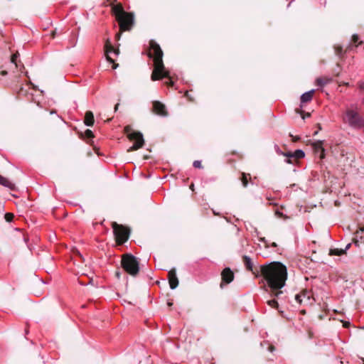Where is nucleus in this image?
I'll return each mask as SVG.
<instances>
[{
	"label": "nucleus",
	"mask_w": 364,
	"mask_h": 364,
	"mask_svg": "<svg viewBox=\"0 0 364 364\" xmlns=\"http://www.w3.org/2000/svg\"><path fill=\"white\" fill-rule=\"evenodd\" d=\"M260 275L267 282L271 289V295L278 297L282 293L280 289L285 286L287 279V269L279 262H273L260 267Z\"/></svg>",
	"instance_id": "1"
},
{
	"label": "nucleus",
	"mask_w": 364,
	"mask_h": 364,
	"mask_svg": "<svg viewBox=\"0 0 364 364\" xmlns=\"http://www.w3.org/2000/svg\"><path fill=\"white\" fill-rule=\"evenodd\" d=\"M147 55L154 60V69L151 75V80L156 81L166 77L168 79V81L165 82L166 85L173 86V82L171 79L170 73L166 69L163 62L164 53L160 46L154 40H151L149 42V50Z\"/></svg>",
	"instance_id": "2"
},
{
	"label": "nucleus",
	"mask_w": 364,
	"mask_h": 364,
	"mask_svg": "<svg viewBox=\"0 0 364 364\" xmlns=\"http://www.w3.org/2000/svg\"><path fill=\"white\" fill-rule=\"evenodd\" d=\"M114 16L119 27V31L116 34V38L119 40L121 34L124 31H130L134 26V15L132 12H127L124 10L122 4L119 3L114 7Z\"/></svg>",
	"instance_id": "3"
},
{
	"label": "nucleus",
	"mask_w": 364,
	"mask_h": 364,
	"mask_svg": "<svg viewBox=\"0 0 364 364\" xmlns=\"http://www.w3.org/2000/svg\"><path fill=\"white\" fill-rule=\"evenodd\" d=\"M121 266L129 275L136 277L139 272V264L137 258L132 254H124L122 256Z\"/></svg>",
	"instance_id": "4"
},
{
	"label": "nucleus",
	"mask_w": 364,
	"mask_h": 364,
	"mask_svg": "<svg viewBox=\"0 0 364 364\" xmlns=\"http://www.w3.org/2000/svg\"><path fill=\"white\" fill-rule=\"evenodd\" d=\"M124 133L127 134V138L134 141L133 146H132L128 150V152L138 150L143 147L144 144V139L143 134L140 132L134 131L130 126H126L124 127Z\"/></svg>",
	"instance_id": "5"
},
{
	"label": "nucleus",
	"mask_w": 364,
	"mask_h": 364,
	"mask_svg": "<svg viewBox=\"0 0 364 364\" xmlns=\"http://www.w3.org/2000/svg\"><path fill=\"white\" fill-rule=\"evenodd\" d=\"M112 228L117 245H122L128 240L130 230L127 227L119 225L117 222H112Z\"/></svg>",
	"instance_id": "6"
},
{
	"label": "nucleus",
	"mask_w": 364,
	"mask_h": 364,
	"mask_svg": "<svg viewBox=\"0 0 364 364\" xmlns=\"http://www.w3.org/2000/svg\"><path fill=\"white\" fill-rule=\"evenodd\" d=\"M347 122L353 127L360 128L363 126V120L359 114L351 109H348L346 112Z\"/></svg>",
	"instance_id": "7"
},
{
	"label": "nucleus",
	"mask_w": 364,
	"mask_h": 364,
	"mask_svg": "<svg viewBox=\"0 0 364 364\" xmlns=\"http://www.w3.org/2000/svg\"><path fill=\"white\" fill-rule=\"evenodd\" d=\"M287 157L285 161L288 164H294L297 163L298 160L304 157L305 154L302 150L298 149L294 152H287L284 154Z\"/></svg>",
	"instance_id": "8"
},
{
	"label": "nucleus",
	"mask_w": 364,
	"mask_h": 364,
	"mask_svg": "<svg viewBox=\"0 0 364 364\" xmlns=\"http://www.w3.org/2000/svg\"><path fill=\"white\" fill-rule=\"evenodd\" d=\"M105 52H106V55H107V60L109 62L112 63L114 64L112 66V68L116 69L117 67L118 66V64L114 63V60L111 57H109V53L114 52V53L118 54L119 53V50L118 49L115 50L114 48V47L111 44L109 39H107L105 42Z\"/></svg>",
	"instance_id": "9"
},
{
	"label": "nucleus",
	"mask_w": 364,
	"mask_h": 364,
	"mask_svg": "<svg viewBox=\"0 0 364 364\" xmlns=\"http://www.w3.org/2000/svg\"><path fill=\"white\" fill-rule=\"evenodd\" d=\"M152 111L158 115H161V116H164V117H166L168 115V112L166 110L165 105H164L163 103H161L159 101H154L153 102Z\"/></svg>",
	"instance_id": "10"
},
{
	"label": "nucleus",
	"mask_w": 364,
	"mask_h": 364,
	"mask_svg": "<svg viewBox=\"0 0 364 364\" xmlns=\"http://www.w3.org/2000/svg\"><path fill=\"white\" fill-rule=\"evenodd\" d=\"M234 277V273L229 267L225 268L221 272L222 282L225 284H230L232 282ZM220 287H223V283L220 284Z\"/></svg>",
	"instance_id": "11"
},
{
	"label": "nucleus",
	"mask_w": 364,
	"mask_h": 364,
	"mask_svg": "<svg viewBox=\"0 0 364 364\" xmlns=\"http://www.w3.org/2000/svg\"><path fill=\"white\" fill-rule=\"evenodd\" d=\"M168 279L170 288L176 289L178 285V279L176 276V270L175 268L171 269L168 273Z\"/></svg>",
	"instance_id": "12"
},
{
	"label": "nucleus",
	"mask_w": 364,
	"mask_h": 364,
	"mask_svg": "<svg viewBox=\"0 0 364 364\" xmlns=\"http://www.w3.org/2000/svg\"><path fill=\"white\" fill-rule=\"evenodd\" d=\"M354 235L355 236L353 238V242L357 247H360L361 244H364V227H360Z\"/></svg>",
	"instance_id": "13"
},
{
	"label": "nucleus",
	"mask_w": 364,
	"mask_h": 364,
	"mask_svg": "<svg viewBox=\"0 0 364 364\" xmlns=\"http://www.w3.org/2000/svg\"><path fill=\"white\" fill-rule=\"evenodd\" d=\"M242 261L246 267V269L248 270V271H250L252 272L257 277H259V273L258 272H254L253 270V263L252 262V259L250 257L247 256V255H244L242 257Z\"/></svg>",
	"instance_id": "14"
},
{
	"label": "nucleus",
	"mask_w": 364,
	"mask_h": 364,
	"mask_svg": "<svg viewBox=\"0 0 364 364\" xmlns=\"http://www.w3.org/2000/svg\"><path fill=\"white\" fill-rule=\"evenodd\" d=\"M323 141H320V140L314 141L312 144V146H313L314 151H316V152L320 151L321 152L320 158L321 159L325 157V154H324L325 150H324V148L323 147Z\"/></svg>",
	"instance_id": "15"
},
{
	"label": "nucleus",
	"mask_w": 364,
	"mask_h": 364,
	"mask_svg": "<svg viewBox=\"0 0 364 364\" xmlns=\"http://www.w3.org/2000/svg\"><path fill=\"white\" fill-rule=\"evenodd\" d=\"M0 184L9 188L11 191L16 190L15 184L9 181L7 178L1 175H0Z\"/></svg>",
	"instance_id": "16"
},
{
	"label": "nucleus",
	"mask_w": 364,
	"mask_h": 364,
	"mask_svg": "<svg viewBox=\"0 0 364 364\" xmlns=\"http://www.w3.org/2000/svg\"><path fill=\"white\" fill-rule=\"evenodd\" d=\"M84 123L85 125L88 127L93 126L95 123V119H94V114L91 111H87L85 112V118H84Z\"/></svg>",
	"instance_id": "17"
},
{
	"label": "nucleus",
	"mask_w": 364,
	"mask_h": 364,
	"mask_svg": "<svg viewBox=\"0 0 364 364\" xmlns=\"http://www.w3.org/2000/svg\"><path fill=\"white\" fill-rule=\"evenodd\" d=\"M314 92H315L314 90H311L307 92L304 93L301 96V103H306V102H310L312 100V98H313Z\"/></svg>",
	"instance_id": "18"
},
{
	"label": "nucleus",
	"mask_w": 364,
	"mask_h": 364,
	"mask_svg": "<svg viewBox=\"0 0 364 364\" xmlns=\"http://www.w3.org/2000/svg\"><path fill=\"white\" fill-rule=\"evenodd\" d=\"M240 179L244 188H247L249 182H251L252 181L250 174L244 172L241 173V177L240 178Z\"/></svg>",
	"instance_id": "19"
},
{
	"label": "nucleus",
	"mask_w": 364,
	"mask_h": 364,
	"mask_svg": "<svg viewBox=\"0 0 364 364\" xmlns=\"http://www.w3.org/2000/svg\"><path fill=\"white\" fill-rule=\"evenodd\" d=\"M302 297L306 298L309 300L310 299V293L307 290H304L301 294L295 296V299L299 304H301L303 301Z\"/></svg>",
	"instance_id": "20"
},
{
	"label": "nucleus",
	"mask_w": 364,
	"mask_h": 364,
	"mask_svg": "<svg viewBox=\"0 0 364 364\" xmlns=\"http://www.w3.org/2000/svg\"><path fill=\"white\" fill-rule=\"evenodd\" d=\"M331 81V78L327 77H323L317 78L316 80V83L317 85L323 87V86L327 85L328 83H329Z\"/></svg>",
	"instance_id": "21"
},
{
	"label": "nucleus",
	"mask_w": 364,
	"mask_h": 364,
	"mask_svg": "<svg viewBox=\"0 0 364 364\" xmlns=\"http://www.w3.org/2000/svg\"><path fill=\"white\" fill-rule=\"evenodd\" d=\"M346 253V250H343L342 249H331L330 250V255H337L340 256Z\"/></svg>",
	"instance_id": "22"
},
{
	"label": "nucleus",
	"mask_w": 364,
	"mask_h": 364,
	"mask_svg": "<svg viewBox=\"0 0 364 364\" xmlns=\"http://www.w3.org/2000/svg\"><path fill=\"white\" fill-rule=\"evenodd\" d=\"M335 53L339 57H342L343 52V48L341 46L336 45L334 46Z\"/></svg>",
	"instance_id": "23"
},
{
	"label": "nucleus",
	"mask_w": 364,
	"mask_h": 364,
	"mask_svg": "<svg viewBox=\"0 0 364 364\" xmlns=\"http://www.w3.org/2000/svg\"><path fill=\"white\" fill-rule=\"evenodd\" d=\"M267 303L272 308L278 309L279 307L278 302L274 299L268 300Z\"/></svg>",
	"instance_id": "24"
},
{
	"label": "nucleus",
	"mask_w": 364,
	"mask_h": 364,
	"mask_svg": "<svg viewBox=\"0 0 364 364\" xmlns=\"http://www.w3.org/2000/svg\"><path fill=\"white\" fill-rule=\"evenodd\" d=\"M14 218V215L11 213H6L4 215V218L7 222H11Z\"/></svg>",
	"instance_id": "25"
},
{
	"label": "nucleus",
	"mask_w": 364,
	"mask_h": 364,
	"mask_svg": "<svg viewBox=\"0 0 364 364\" xmlns=\"http://www.w3.org/2000/svg\"><path fill=\"white\" fill-rule=\"evenodd\" d=\"M358 39H359V37H358V35H356V34L353 35V36H352V41L354 43L356 44L355 46H358L361 45L363 43L362 41L358 42Z\"/></svg>",
	"instance_id": "26"
},
{
	"label": "nucleus",
	"mask_w": 364,
	"mask_h": 364,
	"mask_svg": "<svg viewBox=\"0 0 364 364\" xmlns=\"http://www.w3.org/2000/svg\"><path fill=\"white\" fill-rule=\"evenodd\" d=\"M296 112L297 113H299L303 119H305L306 117H309L311 115L309 112L305 113L304 111L299 109H296Z\"/></svg>",
	"instance_id": "27"
},
{
	"label": "nucleus",
	"mask_w": 364,
	"mask_h": 364,
	"mask_svg": "<svg viewBox=\"0 0 364 364\" xmlns=\"http://www.w3.org/2000/svg\"><path fill=\"white\" fill-rule=\"evenodd\" d=\"M85 136L86 138H88V139H92L94 137V134L92 132V130L90 129H87L85 132Z\"/></svg>",
	"instance_id": "28"
},
{
	"label": "nucleus",
	"mask_w": 364,
	"mask_h": 364,
	"mask_svg": "<svg viewBox=\"0 0 364 364\" xmlns=\"http://www.w3.org/2000/svg\"><path fill=\"white\" fill-rule=\"evenodd\" d=\"M107 1L109 2V5L112 8V13L114 14V7L117 6V4H116L117 3V0H107Z\"/></svg>",
	"instance_id": "29"
},
{
	"label": "nucleus",
	"mask_w": 364,
	"mask_h": 364,
	"mask_svg": "<svg viewBox=\"0 0 364 364\" xmlns=\"http://www.w3.org/2000/svg\"><path fill=\"white\" fill-rule=\"evenodd\" d=\"M72 36H73V38L69 41L70 46V47H75L77 43V39L75 38V35L74 33H72Z\"/></svg>",
	"instance_id": "30"
},
{
	"label": "nucleus",
	"mask_w": 364,
	"mask_h": 364,
	"mask_svg": "<svg viewBox=\"0 0 364 364\" xmlns=\"http://www.w3.org/2000/svg\"><path fill=\"white\" fill-rule=\"evenodd\" d=\"M18 96H25L27 94V91L24 90L23 87H21L19 90L17 91Z\"/></svg>",
	"instance_id": "31"
},
{
	"label": "nucleus",
	"mask_w": 364,
	"mask_h": 364,
	"mask_svg": "<svg viewBox=\"0 0 364 364\" xmlns=\"http://www.w3.org/2000/svg\"><path fill=\"white\" fill-rule=\"evenodd\" d=\"M193 165L195 168H203V166L200 161H195Z\"/></svg>",
	"instance_id": "32"
},
{
	"label": "nucleus",
	"mask_w": 364,
	"mask_h": 364,
	"mask_svg": "<svg viewBox=\"0 0 364 364\" xmlns=\"http://www.w3.org/2000/svg\"><path fill=\"white\" fill-rule=\"evenodd\" d=\"M18 55H19L18 53H14V55H12L11 58V63H15L16 66H17V64L16 63V58L18 56Z\"/></svg>",
	"instance_id": "33"
},
{
	"label": "nucleus",
	"mask_w": 364,
	"mask_h": 364,
	"mask_svg": "<svg viewBox=\"0 0 364 364\" xmlns=\"http://www.w3.org/2000/svg\"><path fill=\"white\" fill-rule=\"evenodd\" d=\"M185 96L188 98V100L190 101V102H194V98L189 94V92L188 91H186V93H185Z\"/></svg>",
	"instance_id": "34"
},
{
	"label": "nucleus",
	"mask_w": 364,
	"mask_h": 364,
	"mask_svg": "<svg viewBox=\"0 0 364 364\" xmlns=\"http://www.w3.org/2000/svg\"><path fill=\"white\" fill-rule=\"evenodd\" d=\"M289 136H290L291 137H292V140H293V141H294V142H296V141H299V140L300 139V137H299V136H293L292 134H289Z\"/></svg>",
	"instance_id": "35"
},
{
	"label": "nucleus",
	"mask_w": 364,
	"mask_h": 364,
	"mask_svg": "<svg viewBox=\"0 0 364 364\" xmlns=\"http://www.w3.org/2000/svg\"><path fill=\"white\" fill-rule=\"evenodd\" d=\"M358 87L361 90L364 91V82H360L358 83Z\"/></svg>",
	"instance_id": "36"
},
{
	"label": "nucleus",
	"mask_w": 364,
	"mask_h": 364,
	"mask_svg": "<svg viewBox=\"0 0 364 364\" xmlns=\"http://www.w3.org/2000/svg\"><path fill=\"white\" fill-rule=\"evenodd\" d=\"M343 326L345 328H348L350 326V322L348 321H343Z\"/></svg>",
	"instance_id": "37"
},
{
	"label": "nucleus",
	"mask_w": 364,
	"mask_h": 364,
	"mask_svg": "<svg viewBox=\"0 0 364 364\" xmlns=\"http://www.w3.org/2000/svg\"><path fill=\"white\" fill-rule=\"evenodd\" d=\"M55 36H56V30H53V31L51 32V33H50V37H51L52 38H54L55 37Z\"/></svg>",
	"instance_id": "38"
},
{
	"label": "nucleus",
	"mask_w": 364,
	"mask_h": 364,
	"mask_svg": "<svg viewBox=\"0 0 364 364\" xmlns=\"http://www.w3.org/2000/svg\"><path fill=\"white\" fill-rule=\"evenodd\" d=\"M274 349H275V348H274V346L271 345V346H269V351L272 352V351L274 350Z\"/></svg>",
	"instance_id": "39"
},
{
	"label": "nucleus",
	"mask_w": 364,
	"mask_h": 364,
	"mask_svg": "<svg viewBox=\"0 0 364 364\" xmlns=\"http://www.w3.org/2000/svg\"><path fill=\"white\" fill-rule=\"evenodd\" d=\"M119 106V103H117L114 106V112H117L118 110Z\"/></svg>",
	"instance_id": "40"
},
{
	"label": "nucleus",
	"mask_w": 364,
	"mask_h": 364,
	"mask_svg": "<svg viewBox=\"0 0 364 364\" xmlns=\"http://www.w3.org/2000/svg\"><path fill=\"white\" fill-rule=\"evenodd\" d=\"M1 75H3V76L6 75H7V71H6V70L1 71Z\"/></svg>",
	"instance_id": "41"
},
{
	"label": "nucleus",
	"mask_w": 364,
	"mask_h": 364,
	"mask_svg": "<svg viewBox=\"0 0 364 364\" xmlns=\"http://www.w3.org/2000/svg\"><path fill=\"white\" fill-rule=\"evenodd\" d=\"M115 274H116V277H117L118 279H119V278H120V276H121L120 272H116Z\"/></svg>",
	"instance_id": "42"
},
{
	"label": "nucleus",
	"mask_w": 364,
	"mask_h": 364,
	"mask_svg": "<svg viewBox=\"0 0 364 364\" xmlns=\"http://www.w3.org/2000/svg\"><path fill=\"white\" fill-rule=\"evenodd\" d=\"M190 188L192 190V191H194V184L193 183H191L190 185Z\"/></svg>",
	"instance_id": "43"
},
{
	"label": "nucleus",
	"mask_w": 364,
	"mask_h": 364,
	"mask_svg": "<svg viewBox=\"0 0 364 364\" xmlns=\"http://www.w3.org/2000/svg\"><path fill=\"white\" fill-rule=\"evenodd\" d=\"M350 244L347 245L346 247V249L344 250L346 251L347 250H348L350 248Z\"/></svg>",
	"instance_id": "44"
},
{
	"label": "nucleus",
	"mask_w": 364,
	"mask_h": 364,
	"mask_svg": "<svg viewBox=\"0 0 364 364\" xmlns=\"http://www.w3.org/2000/svg\"><path fill=\"white\" fill-rule=\"evenodd\" d=\"M271 246H272V247H277V243H276V242H272V243Z\"/></svg>",
	"instance_id": "45"
},
{
	"label": "nucleus",
	"mask_w": 364,
	"mask_h": 364,
	"mask_svg": "<svg viewBox=\"0 0 364 364\" xmlns=\"http://www.w3.org/2000/svg\"><path fill=\"white\" fill-rule=\"evenodd\" d=\"M76 254H77V255H80V256H81V255H80V252H79V251H77V250H76Z\"/></svg>",
	"instance_id": "46"
},
{
	"label": "nucleus",
	"mask_w": 364,
	"mask_h": 364,
	"mask_svg": "<svg viewBox=\"0 0 364 364\" xmlns=\"http://www.w3.org/2000/svg\"><path fill=\"white\" fill-rule=\"evenodd\" d=\"M343 85L347 86V85H348V82H343Z\"/></svg>",
	"instance_id": "47"
},
{
	"label": "nucleus",
	"mask_w": 364,
	"mask_h": 364,
	"mask_svg": "<svg viewBox=\"0 0 364 364\" xmlns=\"http://www.w3.org/2000/svg\"><path fill=\"white\" fill-rule=\"evenodd\" d=\"M277 214H279V215H282V213L277 212Z\"/></svg>",
	"instance_id": "48"
},
{
	"label": "nucleus",
	"mask_w": 364,
	"mask_h": 364,
	"mask_svg": "<svg viewBox=\"0 0 364 364\" xmlns=\"http://www.w3.org/2000/svg\"><path fill=\"white\" fill-rule=\"evenodd\" d=\"M168 305L169 306H172V303H168Z\"/></svg>",
	"instance_id": "49"
},
{
	"label": "nucleus",
	"mask_w": 364,
	"mask_h": 364,
	"mask_svg": "<svg viewBox=\"0 0 364 364\" xmlns=\"http://www.w3.org/2000/svg\"><path fill=\"white\" fill-rule=\"evenodd\" d=\"M232 154H236V152L235 151H232Z\"/></svg>",
	"instance_id": "50"
},
{
	"label": "nucleus",
	"mask_w": 364,
	"mask_h": 364,
	"mask_svg": "<svg viewBox=\"0 0 364 364\" xmlns=\"http://www.w3.org/2000/svg\"><path fill=\"white\" fill-rule=\"evenodd\" d=\"M318 134V132H314V135L317 134Z\"/></svg>",
	"instance_id": "51"
}]
</instances>
